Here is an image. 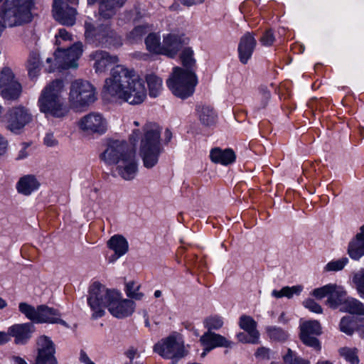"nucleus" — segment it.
<instances>
[{"label":"nucleus","mask_w":364,"mask_h":364,"mask_svg":"<svg viewBox=\"0 0 364 364\" xmlns=\"http://www.w3.org/2000/svg\"><path fill=\"white\" fill-rule=\"evenodd\" d=\"M160 127L148 122L142 127V131L134 129L129 136V140L135 144L140 139L139 155L143 164L146 168L155 166L164 149L161 144Z\"/></svg>","instance_id":"f03ea898"},{"label":"nucleus","mask_w":364,"mask_h":364,"mask_svg":"<svg viewBox=\"0 0 364 364\" xmlns=\"http://www.w3.org/2000/svg\"><path fill=\"white\" fill-rule=\"evenodd\" d=\"M360 232L356 235L348 245V253L353 259H359L364 255V225L360 229Z\"/></svg>","instance_id":"bb28decb"},{"label":"nucleus","mask_w":364,"mask_h":364,"mask_svg":"<svg viewBox=\"0 0 364 364\" xmlns=\"http://www.w3.org/2000/svg\"><path fill=\"white\" fill-rule=\"evenodd\" d=\"M85 37L92 43L105 47L119 46L120 37L110 28L109 23L99 25L95 28L91 23H85Z\"/></svg>","instance_id":"1a4fd4ad"},{"label":"nucleus","mask_w":364,"mask_h":364,"mask_svg":"<svg viewBox=\"0 0 364 364\" xmlns=\"http://www.w3.org/2000/svg\"><path fill=\"white\" fill-rule=\"evenodd\" d=\"M151 28L148 25L136 26L128 35V38L132 41H137L146 34Z\"/></svg>","instance_id":"de8ad7c7"},{"label":"nucleus","mask_w":364,"mask_h":364,"mask_svg":"<svg viewBox=\"0 0 364 364\" xmlns=\"http://www.w3.org/2000/svg\"><path fill=\"white\" fill-rule=\"evenodd\" d=\"M33 0H13L9 6H1L0 21L3 26L13 27L31 21Z\"/></svg>","instance_id":"20e7f679"},{"label":"nucleus","mask_w":364,"mask_h":364,"mask_svg":"<svg viewBox=\"0 0 364 364\" xmlns=\"http://www.w3.org/2000/svg\"><path fill=\"white\" fill-rule=\"evenodd\" d=\"M21 86L16 80L14 74L9 67L0 70V95L7 100H14L19 97Z\"/></svg>","instance_id":"f8f14e48"},{"label":"nucleus","mask_w":364,"mask_h":364,"mask_svg":"<svg viewBox=\"0 0 364 364\" xmlns=\"http://www.w3.org/2000/svg\"><path fill=\"white\" fill-rule=\"evenodd\" d=\"M146 80L149 90V95L156 97L162 88V80L154 74L147 75Z\"/></svg>","instance_id":"f704fd0d"},{"label":"nucleus","mask_w":364,"mask_h":364,"mask_svg":"<svg viewBox=\"0 0 364 364\" xmlns=\"http://www.w3.org/2000/svg\"><path fill=\"white\" fill-rule=\"evenodd\" d=\"M136 354H137V350L134 348H130L125 353V355H127V358H129L130 359L131 362L134 359V358L135 357V355Z\"/></svg>","instance_id":"0e129e2a"},{"label":"nucleus","mask_w":364,"mask_h":364,"mask_svg":"<svg viewBox=\"0 0 364 364\" xmlns=\"http://www.w3.org/2000/svg\"><path fill=\"white\" fill-rule=\"evenodd\" d=\"M303 304L306 309L314 313L321 314L323 311L321 306L312 299H307L303 302Z\"/></svg>","instance_id":"603ef678"},{"label":"nucleus","mask_w":364,"mask_h":364,"mask_svg":"<svg viewBox=\"0 0 364 364\" xmlns=\"http://www.w3.org/2000/svg\"><path fill=\"white\" fill-rule=\"evenodd\" d=\"M97 99L96 88L91 82L81 79L72 82L68 100L73 107H87L94 103Z\"/></svg>","instance_id":"0eeeda50"},{"label":"nucleus","mask_w":364,"mask_h":364,"mask_svg":"<svg viewBox=\"0 0 364 364\" xmlns=\"http://www.w3.org/2000/svg\"><path fill=\"white\" fill-rule=\"evenodd\" d=\"M275 41L274 36L272 31V30L266 31L262 36L260 38V42L264 46H272Z\"/></svg>","instance_id":"5fc2aeb1"},{"label":"nucleus","mask_w":364,"mask_h":364,"mask_svg":"<svg viewBox=\"0 0 364 364\" xmlns=\"http://www.w3.org/2000/svg\"><path fill=\"white\" fill-rule=\"evenodd\" d=\"M193 51L189 48H185L181 54V60L183 65L186 68L185 70H193L196 61L193 58Z\"/></svg>","instance_id":"37998d69"},{"label":"nucleus","mask_w":364,"mask_h":364,"mask_svg":"<svg viewBox=\"0 0 364 364\" xmlns=\"http://www.w3.org/2000/svg\"><path fill=\"white\" fill-rule=\"evenodd\" d=\"M107 246L114 252L116 259L124 255L128 251L129 245L127 240L122 235H115L107 242Z\"/></svg>","instance_id":"7c9ffc66"},{"label":"nucleus","mask_w":364,"mask_h":364,"mask_svg":"<svg viewBox=\"0 0 364 364\" xmlns=\"http://www.w3.org/2000/svg\"><path fill=\"white\" fill-rule=\"evenodd\" d=\"M300 329L312 335L318 336L321 333L320 323L317 321H309L301 325Z\"/></svg>","instance_id":"49530a36"},{"label":"nucleus","mask_w":364,"mask_h":364,"mask_svg":"<svg viewBox=\"0 0 364 364\" xmlns=\"http://www.w3.org/2000/svg\"><path fill=\"white\" fill-rule=\"evenodd\" d=\"M334 287L333 284H328L320 288H317L314 289L312 291V295L315 296L318 299H321L325 296H330L331 290H333Z\"/></svg>","instance_id":"8fccbe9b"},{"label":"nucleus","mask_w":364,"mask_h":364,"mask_svg":"<svg viewBox=\"0 0 364 364\" xmlns=\"http://www.w3.org/2000/svg\"><path fill=\"white\" fill-rule=\"evenodd\" d=\"M115 165L119 175L125 180L133 179L137 172V163L135 158V152L132 150L127 153Z\"/></svg>","instance_id":"6ab92c4d"},{"label":"nucleus","mask_w":364,"mask_h":364,"mask_svg":"<svg viewBox=\"0 0 364 364\" xmlns=\"http://www.w3.org/2000/svg\"><path fill=\"white\" fill-rule=\"evenodd\" d=\"M200 344L205 348V350H211L218 347L228 348L231 342L220 334L207 331L200 338Z\"/></svg>","instance_id":"b1692460"},{"label":"nucleus","mask_w":364,"mask_h":364,"mask_svg":"<svg viewBox=\"0 0 364 364\" xmlns=\"http://www.w3.org/2000/svg\"><path fill=\"white\" fill-rule=\"evenodd\" d=\"M338 353L339 355L350 364H360L358 348L343 347L338 350Z\"/></svg>","instance_id":"e433bc0d"},{"label":"nucleus","mask_w":364,"mask_h":364,"mask_svg":"<svg viewBox=\"0 0 364 364\" xmlns=\"http://www.w3.org/2000/svg\"><path fill=\"white\" fill-rule=\"evenodd\" d=\"M44 144L47 146H55L58 145V140L54 137L53 134L51 133H48L46 136L44 137Z\"/></svg>","instance_id":"6e6d98bb"},{"label":"nucleus","mask_w":364,"mask_h":364,"mask_svg":"<svg viewBox=\"0 0 364 364\" xmlns=\"http://www.w3.org/2000/svg\"><path fill=\"white\" fill-rule=\"evenodd\" d=\"M7 127L17 132L33 120V115L27 107L18 105L10 108L6 115Z\"/></svg>","instance_id":"2eb2a0df"},{"label":"nucleus","mask_w":364,"mask_h":364,"mask_svg":"<svg viewBox=\"0 0 364 364\" xmlns=\"http://www.w3.org/2000/svg\"><path fill=\"white\" fill-rule=\"evenodd\" d=\"M82 43L77 42L67 49L57 48L54 53V64L47 68L48 71L51 73L55 69L76 68L78 65L77 62L82 53Z\"/></svg>","instance_id":"9d476101"},{"label":"nucleus","mask_w":364,"mask_h":364,"mask_svg":"<svg viewBox=\"0 0 364 364\" xmlns=\"http://www.w3.org/2000/svg\"><path fill=\"white\" fill-rule=\"evenodd\" d=\"M210 158L213 163L227 166L232 164L235 161L236 156L230 149L214 148L210 151Z\"/></svg>","instance_id":"a878e982"},{"label":"nucleus","mask_w":364,"mask_h":364,"mask_svg":"<svg viewBox=\"0 0 364 364\" xmlns=\"http://www.w3.org/2000/svg\"><path fill=\"white\" fill-rule=\"evenodd\" d=\"M181 37L173 33L164 36L162 43V54L174 58L183 47Z\"/></svg>","instance_id":"393cba45"},{"label":"nucleus","mask_w":364,"mask_h":364,"mask_svg":"<svg viewBox=\"0 0 364 364\" xmlns=\"http://www.w3.org/2000/svg\"><path fill=\"white\" fill-rule=\"evenodd\" d=\"M9 341L10 337L8 334V331H0V346L7 343Z\"/></svg>","instance_id":"052dcab7"},{"label":"nucleus","mask_w":364,"mask_h":364,"mask_svg":"<svg viewBox=\"0 0 364 364\" xmlns=\"http://www.w3.org/2000/svg\"><path fill=\"white\" fill-rule=\"evenodd\" d=\"M223 319L221 316L213 315L206 317L203 321L204 327L208 331L219 330L223 326Z\"/></svg>","instance_id":"ea45409f"},{"label":"nucleus","mask_w":364,"mask_h":364,"mask_svg":"<svg viewBox=\"0 0 364 364\" xmlns=\"http://www.w3.org/2000/svg\"><path fill=\"white\" fill-rule=\"evenodd\" d=\"M267 332L269 338L274 341H284L288 338L287 331L281 328L276 326H269L267 328Z\"/></svg>","instance_id":"79ce46f5"},{"label":"nucleus","mask_w":364,"mask_h":364,"mask_svg":"<svg viewBox=\"0 0 364 364\" xmlns=\"http://www.w3.org/2000/svg\"><path fill=\"white\" fill-rule=\"evenodd\" d=\"M126 0H87L89 5L99 4V15L104 19L114 16L117 11L124 4Z\"/></svg>","instance_id":"5701e85b"},{"label":"nucleus","mask_w":364,"mask_h":364,"mask_svg":"<svg viewBox=\"0 0 364 364\" xmlns=\"http://www.w3.org/2000/svg\"><path fill=\"white\" fill-rule=\"evenodd\" d=\"M26 147L27 146H24L19 151V154H18V157H17L18 159H23L26 158L28 156V152L26 151Z\"/></svg>","instance_id":"69168bd1"},{"label":"nucleus","mask_w":364,"mask_h":364,"mask_svg":"<svg viewBox=\"0 0 364 364\" xmlns=\"http://www.w3.org/2000/svg\"><path fill=\"white\" fill-rule=\"evenodd\" d=\"M348 262V259L347 257H342L328 262L325 268L327 271H340L343 269Z\"/></svg>","instance_id":"3c124183"},{"label":"nucleus","mask_w":364,"mask_h":364,"mask_svg":"<svg viewBox=\"0 0 364 364\" xmlns=\"http://www.w3.org/2000/svg\"><path fill=\"white\" fill-rule=\"evenodd\" d=\"M13 364H27L26 362L20 357H13Z\"/></svg>","instance_id":"338daca9"},{"label":"nucleus","mask_w":364,"mask_h":364,"mask_svg":"<svg viewBox=\"0 0 364 364\" xmlns=\"http://www.w3.org/2000/svg\"><path fill=\"white\" fill-rule=\"evenodd\" d=\"M198 83L197 77L193 70H185L175 67L172 75L167 80V86L172 93L181 99L191 96Z\"/></svg>","instance_id":"423d86ee"},{"label":"nucleus","mask_w":364,"mask_h":364,"mask_svg":"<svg viewBox=\"0 0 364 364\" xmlns=\"http://www.w3.org/2000/svg\"><path fill=\"white\" fill-rule=\"evenodd\" d=\"M40 186V183L33 175H26L21 177L16 183L17 191L24 196H29L36 191Z\"/></svg>","instance_id":"cd10ccee"},{"label":"nucleus","mask_w":364,"mask_h":364,"mask_svg":"<svg viewBox=\"0 0 364 364\" xmlns=\"http://www.w3.org/2000/svg\"><path fill=\"white\" fill-rule=\"evenodd\" d=\"M269 352L270 350L269 348L262 347L258 348L257 352L255 353V356L257 358H261V359H269Z\"/></svg>","instance_id":"4d7b16f0"},{"label":"nucleus","mask_w":364,"mask_h":364,"mask_svg":"<svg viewBox=\"0 0 364 364\" xmlns=\"http://www.w3.org/2000/svg\"><path fill=\"white\" fill-rule=\"evenodd\" d=\"M18 309L21 314L34 323H60L68 327L67 323L60 318V313L55 309L46 305H40L35 308L26 302L20 303Z\"/></svg>","instance_id":"6e6552de"},{"label":"nucleus","mask_w":364,"mask_h":364,"mask_svg":"<svg viewBox=\"0 0 364 364\" xmlns=\"http://www.w3.org/2000/svg\"><path fill=\"white\" fill-rule=\"evenodd\" d=\"M76 10L70 7L62 0H54L53 4V15L60 23L71 26L75 24Z\"/></svg>","instance_id":"a211bd4d"},{"label":"nucleus","mask_w":364,"mask_h":364,"mask_svg":"<svg viewBox=\"0 0 364 364\" xmlns=\"http://www.w3.org/2000/svg\"><path fill=\"white\" fill-rule=\"evenodd\" d=\"M260 93L262 96V98L264 100H265L266 101H267L270 98V92L269 90H267L266 88H264V87L261 88ZM266 105H267V102H265L264 103V105H262V107H264L266 106Z\"/></svg>","instance_id":"e2e57ef3"},{"label":"nucleus","mask_w":364,"mask_h":364,"mask_svg":"<svg viewBox=\"0 0 364 364\" xmlns=\"http://www.w3.org/2000/svg\"><path fill=\"white\" fill-rule=\"evenodd\" d=\"M303 287L300 285L293 287H284L281 290H273L272 295L275 298H282L286 296L291 298L294 294L299 295L302 291Z\"/></svg>","instance_id":"4c0bfd02"},{"label":"nucleus","mask_w":364,"mask_h":364,"mask_svg":"<svg viewBox=\"0 0 364 364\" xmlns=\"http://www.w3.org/2000/svg\"><path fill=\"white\" fill-rule=\"evenodd\" d=\"M147 49L154 53L162 54V44L160 36L156 33H149L145 40Z\"/></svg>","instance_id":"c9c22d12"},{"label":"nucleus","mask_w":364,"mask_h":364,"mask_svg":"<svg viewBox=\"0 0 364 364\" xmlns=\"http://www.w3.org/2000/svg\"><path fill=\"white\" fill-rule=\"evenodd\" d=\"M335 288L331 290L330 296L328 297L326 304L332 309H337L338 306H343L345 301L346 300V291L344 289L336 284H333Z\"/></svg>","instance_id":"2f4dec72"},{"label":"nucleus","mask_w":364,"mask_h":364,"mask_svg":"<svg viewBox=\"0 0 364 364\" xmlns=\"http://www.w3.org/2000/svg\"><path fill=\"white\" fill-rule=\"evenodd\" d=\"M283 358L284 362L289 364H301L304 361L301 358L296 357L291 349L287 350V353L284 355Z\"/></svg>","instance_id":"864d4df0"},{"label":"nucleus","mask_w":364,"mask_h":364,"mask_svg":"<svg viewBox=\"0 0 364 364\" xmlns=\"http://www.w3.org/2000/svg\"><path fill=\"white\" fill-rule=\"evenodd\" d=\"M357 326L358 323L356 321L350 316L343 317L339 324L341 331L348 336L353 334L357 328Z\"/></svg>","instance_id":"58836bf2"},{"label":"nucleus","mask_w":364,"mask_h":364,"mask_svg":"<svg viewBox=\"0 0 364 364\" xmlns=\"http://www.w3.org/2000/svg\"><path fill=\"white\" fill-rule=\"evenodd\" d=\"M132 151V149L124 141L108 140L103 151L100 155V158L106 164L113 165L116 164L127 153H130Z\"/></svg>","instance_id":"4468645a"},{"label":"nucleus","mask_w":364,"mask_h":364,"mask_svg":"<svg viewBox=\"0 0 364 364\" xmlns=\"http://www.w3.org/2000/svg\"><path fill=\"white\" fill-rule=\"evenodd\" d=\"M41 68V63L39 55L34 52L31 53L27 63V69L30 77H36L40 73Z\"/></svg>","instance_id":"72a5a7b5"},{"label":"nucleus","mask_w":364,"mask_h":364,"mask_svg":"<svg viewBox=\"0 0 364 364\" xmlns=\"http://www.w3.org/2000/svg\"><path fill=\"white\" fill-rule=\"evenodd\" d=\"M80 130L87 134L102 135L107 130V121L97 112H90L80 118L78 123Z\"/></svg>","instance_id":"ddd939ff"},{"label":"nucleus","mask_w":364,"mask_h":364,"mask_svg":"<svg viewBox=\"0 0 364 364\" xmlns=\"http://www.w3.org/2000/svg\"><path fill=\"white\" fill-rule=\"evenodd\" d=\"M7 147V140L0 134V155H3L6 153Z\"/></svg>","instance_id":"13d9d810"},{"label":"nucleus","mask_w":364,"mask_h":364,"mask_svg":"<svg viewBox=\"0 0 364 364\" xmlns=\"http://www.w3.org/2000/svg\"><path fill=\"white\" fill-rule=\"evenodd\" d=\"M55 45L57 48H63L66 43L73 41L72 35L69 33L65 28L59 29L58 33L55 34Z\"/></svg>","instance_id":"a18cd8bd"},{"label":"nucleus","mask_w":364,"mask_h":364,"mask_svg":"<svg viewBox=\"0 0 364 364\" xmlns=\"http://www.w3.org/2000/svg\"><path fill=\"white\" fill-rule=\"evenodd\" d=\"M196 111L198 119L202 124L209 127L215 124L218 115L212 107L198 105Z\"/></svg>","instance_id":"c85d7f7f"},{"label":"nucleus","mask_w":364,"mask_h":364,"mask_svg":"<svg viewBox=\"0 0 364 364\" xmlns=\"http://www.w3.org/2000/svg\"><path fill=\"white\" fill-rule=\"evenodd\" d=\"M341 310L351 314L364 316V304L354 298L348 297Z\"/></svg>","instance_id":"473e14b6"},{"label":"nucleus","mask_w":364,"mask_h":364,"mask_svg":"<svg viewBox=\"0 0 364 364\" xmlns=\"http://www.w3.org/2000/svg\"><path fill=\"white\" fill-rule=\"evenodd\" d=\"M35 328L31 323H16L8 328L9 337L14 338L16 345H25L32 337Z\"/></svg>","instance_id":"aec40b11"},{"label":"nucleus","mask_w":364,"mask_h":364,"mask_svg":"<svg viewBox=\"0 0 364 364\" xmlns=\"http://www.w3.org/2000/svg\"><path fill=\"white\" fill-rule=\"evenodd\" d=\"M361 338L364 339V325H361L360 326H357V328L355 329Z\"/></svg>","instance_id":"774afa93"},{"label":"nucleus","mask_w":364,"mask_h":364,"mask_svg":"<svg viewBox=\"0 0 364 364\" xmlns=\"http://www.w3.org/2000/svg\"><path fill=\"white\" fill-rule=\"evenodd\" d=\"M38 355L36 364H58L53 341L47 336H40L37 341Z\"/></svg>","instance_id":"f3484780"},{"label":"nucleus","mask_w":364,"mask_h":364,"mask_svg":"<svg viewBox=\"0 0 364 364\" xmlns=\"http://www.w3.org/2000/svg\"><path fill=\"white\" fill-rule=\"evenodd\" d=\"M90 57L94 60L93 68L97 73L106 72L109 67L119 62L117 55H110L108 52L101 50L92 52Z\"/></svg>","instance_id":"412c9836"},{"label":"nucleus","mask_w":364,"mask_h":364,"mask_svg":"<svg viewBox=\"0 0 364 364\" xmlns=\"http://www.w3.org/2000/svg\"><path fill=\"white\" fill-rule=\"evenodd\" d=\"M256 45L257 41L252 33L247 32L241 37L237 50L240 61L242 64L247 63L252 57Z\"/></svg>","instance_id":"4be33fe9"},{"label":"nucleus","mask_w":364,"mask_h":364,"mask_svg":"<svg viewBox=\"0 0 364 364\" xmlns=\"http://www.w3.org/2000/svg\"><path fill=\"white\" fill-rule=\"evenodd\" d=\"M239 325L240 327L245 330L250 336H252V339L250 341L252 343H257L259 342V333L256 329L257 323L252 317L242 315L240 318Z\"/></svg>","instance_id":"c756f323"},{"label":"nucleus","mask_w":364,"mask_h":364,"mask_svg":"<svg viewBox=\"0 0 364 364\" xmlns=\"http://www.w3.org/2000/svg\"><path fill=\"white\" fill-rule=\"evenodd\" d=\"M353 282L355 284L360 297L364 299V269H361L354 274Z\"/></svg>","instance_id":"09e8293b"},{"label":"nucleus","mask_w":364,"mask_h":364,"mask_svg":"<svg viewBox=\"0 0 364 364\" xmlns=\"http://www.w3.org/2000/svg\"><path fill=\"white\" fill-rule=\"evenodd\" d=\"M64 89L62 80H55L49 82L41 91L38 105L41 112L47 116L61 118L68 113L61 94Z\"/></svg>","instance_id":"7ed1b4c3"},{"label":"nucleus","mask_w":364,"mask_h":364,"mask_svg":"<svg viewBox=\"0 0 364 364\" xmlns=\"http://www.w3.org/2000/svg\"><path fill=\"white\" fill-rule=\"evenodd\" d=\"M154 350L166 359L178 360L187 354L183 341L176 335H170L159 341L154 345Z\"/></svg>","instance_id":"9b49d317"},{"label":"nucleus","mask_w":364,"mask_h":364,"mask_svg":"<svg viewBox=\"0 0 364 364\" xmlns=\"http://www.w3.org/2000/svg\"><path fill=\"white\" fill-rule=\"evenodd\" d=\"M87 303L95 318L104 315L105 307L113 316L118 318L131 316L135 308L134 301L122 299L119 291L108 289L99 282H94L90 286Z\"/></svg>","instance_id":"f257e3e1"},{"label":"nucleus","mask_w":364,"mask_h":364,"mask_svg":"<svg viewBox=\"0 0 364 364\" xmlns=\"http://www.w3.org/2000/svg\"><path fill=\"white\" fill-rule=\"evenodd\" d=\"M138 76L133 69L117 65L111 70L109 77L105 80L104 90L111 97L118 99L129 85L136 80Z\"/></svg>","instance_id":"39448f33"},{"label":"nucleus","mask_w":364,"mask_h":364,"mask_svg":"<svg viewBox=\"0 0 364 364\" xmlns=\"http://www.w3.org/2000/svg\"><path fill=\"white\" fill-rule=\"evenodd\" d=\"M146 97V90L144 82L139 76L136 80L130 83L127 89L118 97L131 105H139L144 102Z\"/></svg>","instance_id":"dca6fc26"},{"label":"nucleus","mask_w":364,"mask_h":364,"mask_svg":"<svg viewBox=\"0 0 364 364\" xmlns=\"http://www.w3.org/2000/svg\"><path fill=\"white\" fill-rule=\"evenodd\" d=\"M237 336L239 341H240V342L252 343V342L250 341L252 339V336H250L248 333L246 334L245 333H240L237 334Z\"/></svg>","instance_id":"bf43d9fd"},{"label":"nucleus","mask_w":364,"mask_h":364,"mask_svg":"<svg viewBox=\"0 0 364 364\" xmlns=\"http://www.w3.org/2000/svg\"><path fill=\"white\" fill-rule=\"evenodd\" d=\"M300 339L306 346L313 348L316 350H320L321 344L315 335L300 329Z\"/></svg>","instance_id":"a19ab883"},{"label":"nucleus","mask_w":364,"mask_h":364,"mask_svg":"<svg viewBox=\"0 0 364 364\" xmlns=\"http://www.w3.org/2000/svg\"><path fill=\"white\" fill-rule=\"evenodd\" d=\"M179 1L181 2V4H182L184 6H191L196 5L197 4H201V3H203L204 1V0H199V1H196V0H180Z\"/></svg>","instance_id":"680f3d73"},{"label":"nucleus","mask_w":364,"mask_h":364,"mask_svg":"<svg viewBox=\"0 0 364 364\" xmlns=\"http://www.w3.org/2000/svg\"><path fill=\"white\" fill-rule=\"evenodd\" d=\"M140 285L134 281L126 284L125 292L127 296L135 300H141L144 297V294L139 291Z\"/></svg>","instance_id":"c03bdc74"}]
</instances>
